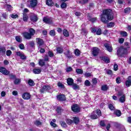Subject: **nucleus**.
<instances>
[{
    "mask_svg": "<svg viewBox=\"0 0 131 131\" xmlns=\"http://www.w3.org/2000/svg\"><path fill=\"white\" fill-rule=\"evenodd\" d=\"M7 8L8 11H11V10H12V6H11L10 5H7Z\"/></svg>",
    "mask_w": 131,
    "mask_h": 131,
    "instance_id": "nucleus-63",
    "label": "nucleus"
},
{
    "mask_svg": "<svg viewBox=\"0 0 131 131\" xmlns=\"http://www.w3.org/2000/svg\"><path fill=\"white\" fill-rule=\"evenodd\" d=\"M81 33L84 35H86V34H88V31L85 29H82L81 31Z\"/></svg>",
    "mask_w": 131,
    "mask_h": 131,
    "instance_id": "nucleus-49",
    "label": "nucleus"
},
{
    "mask_svg": "<svg viewBox=\"0 0 131 131\" xmlns=\"http://www.w3.org/2000/svg\"><path fill=\"white\" fill-rule=\"evenodd\" d=\"M15 39L18 42H21L22 41V38L20 36H16Z\"/></svg>",
    "mask_w": 131,
    "mask_h": 131,
    "instance_id": "nucleus-39",
    "label": "nucleus"
},
{
    "mask_svg": "<svg viewBox=\"0 0 131 131\" xmlns=\"http://www.w3.org/2000/svg\"><path fill=\"white\" fill-rule=\"evenodd\" d=\"M61 8H62V9H66V8H67V4L65 3H63L61 5Z\"/></svg>",
    "mask_w": 131,
    "mask_h": 131,
    "instance_id": "nucleus-53",
    "label": "nucleus"
},
{
    "mask_svg": "<svg viewBox=\"0 0 131 131\" xmlns=\"http://www.w3.org/2000/svg\"><path fill=\"white\" fill-rule=\"evenodd\" d=\"M73 123H75V124H76V125H77V124H78V123H79V118L77 117H74L73 118Z\"/></svg>",
    "mask_w": 131,
    "mask_h": 131,
    "instance_id": "nucleus-19",
    "label": "nucleus"
},
{
    "mask_svg": "<svg viewBox=\"0 0 131 131\" xmlns=\"http://www.w3.org/2000/svg\"><path fill=\"white\" fill-rule=\"evenodd\" d=\"M33 72L34 74H39L41 72V69H34L33 70Z\"/></svg>",
    "mask_w": 131,
    "mask_h": 131,
    "instance_id": "nucleus-26",
    "label": "nucleus"
},
{
    "mask_svg": "<svg viewBox=\"0 0 131 131\" xmlns=\"http://www.w3.org/2000/svg\"><path fill=\"white\" fill-rule=\"evenodd\" d=\"M64 111V110L61 106H57L56 108V112H57V114L59 115H61L62 114V112Z\"/></svg>",
    "mask_w": 131,
    "mask_h": 131,
    "instance_id": "nucleus-18",
    "label": "nucleus"
},
{
    "mask_svg": "<svg viewBox=\"0 0 131 131\" xmlns=\"http://www.w3.org/2000/svg\"><path fill=\"white\" fill-rule=\"evenodd\" d=\"M0 72L1 73H3L4 75H9L10 74V72L7 70L6 68L3 67L0 68Z\"/></svg>",
    "mask_w": 131,
    "mask_h": 131,
    "instance_id": "nucleus-11",
    "label": "nucleus"
},
{
    "mask_svg": "<svg viewBox=\"0 0 131 131\" xmlns=\"http://www.w3.org/2000/svg\"><path fill=\"white\" fill-rule=\"evenodd\" d=\"M36 41L39 47H41L43 45V40L39 38H36Z\"/></svg>",
    "mask_w": 131,
    "mask_h": 131,
    "instance_id": "nucleus-16",
    "label": "nucleus"
},
{
    "mask_svg": "<svg viewBox=\"0 0 131 131\" xmlns=\"http://www.w3.org/2000/svg\"><path fill=\"white\" fill-rule=\"evenodd\" d=\"M10 17H11L12 19H16V18H18L19 16L17 14H10Z\"/></svg>",
    "mask_w": 131,
    "mask_h": 131,
    "instance_id": "nucleus-50",
    "label": "nucleus"
},
{
    "mask_svg": "<svg viewBox=\"0 0 131 131\" xmlns=\"http://www.w3.org/2000/svg\"><path fill=\"white\" fill-rule=\"evenodd\" d=\"M37 6V0H31L30 1V8H35Z\"/></svg>",
    "mask_w": 131,
    "mask_h": 131,
    "instance_id": "nucleus-12",
    "label": "nucleus"
},
{
    "mask_svg": "<svg viewBox=\"0 0 131 131\" xmlns=\"http://www.w3.org/2000/svg\"><path fill=\"white\" fill-rule=\"evenodd\" d=\"M106 51L111 53L113 51L112 45L110 43H105L104 45Z\"/></svg>",
    "mask_w": 131,
    "mask_h": 131,
    "instance_id": "nucleus-7",
    "label": "nucleus"
},
{
    "mask_svg": "<svg viewBox=\"0 0 131 131\" xmlns=\"http://www.w3.org/2000/svg\"><path fill=\"white\" fill-rule=\"evenodd\" d=\"M18 47H19V49H20V50H24V49H25L24 44H23V43L19 44Z\"/></svg>",
    "mask_w": 131,
    "mask_h": 131,
    "instance_id": "nucleus-56",
    "label": "nucleus"
},
{
    "mask_svg": "<svg viewBox=\"0 0 131 131\" xmlns=\"http://www.w3.org/2000/svg\"><path fill=\"white\" fill-rule=\"evenodd\" d=\"M48 55L49 57L52 58V57H54V53L52 51H49L48 52Z\"/></svg>",
    "mask_w": 131,
    "mask_h": 131,
    "instance_id": "nucleus-55",
    "label": "nucleus"
},
{
    "mask_svg": "<svg viewBox=\"0 0 131 131\" xmlns=\"http://www.w3.org/2000/svg\"><path fill=\"white\" fill-rule=\"evenodd\" d=\"M22 98L24 100H29L31 98V95L30 93L25 92L23 94Z\"/></svg>",
    "mask_w": 131,
    "mask_h": 131,
    "instance_id": "nucleus-9",
    "label": "nucleus"
},
{
    "mask_svg": "<svg viewBox=\"0 0 131 131\" xmlns=\"http://www.w3.org/2000/svg\"><path fill=\"white\" fill-rule=\"evenodd\" d=\"M50 90H52L51 85H45L40 89L39 91L41 94H45L46 92H49Z\"/></svg>",
    "mask_w": 131,
    "mask_h": 131,
    "instance_id": "nucleus-3",
    "label": "nucleus"
},
{
    "mask_svg": "<svg viewBox=\"0 0 131 131\" xmlns=\"http://www.w3.org/2000/svg\"><path fill=\"white\" fill-rule=\"evenodd\" d=\"M126 82H131V76H129Z\"/></svg>",
    "mask_w": 131,
    "mask_h": 131,
    "instance_id": "nucleus-64",
    "label": "nucleus"
},
{
    "mask_svg": "<svg viewBox=\"0 0 131 131\" xmlns=\"http://www.w3.org/2000/svg\"><path fill=\"white\" fill-rule=\"evenodd\" d=\"M95 113H96V112H93V113L90 115L91 119L95 120L98 119V116Z\"/></svg>",
    "mask_w": 131,
    "mask_h": 131,
    "instance_id": "nucleus-23",
    "label": "nucleus"
},
{
    "mask_svg": "<svg viewBox=\"0 0 131 131\" xmlns=\"http://www.w3.org/2000/svg\"><path fill=\"white\" fill-rule=\"evenodd\" d=\"M114 114L115 115H116V116H117V117H120V116H121V114H122L121 111L119 110H117L114 111Z\"/></svg>",
    "mask_w": 131,
    "mask_h": 131,
    "instance_id": "nucleus-20",
    "label": "nucleus"
},
{
    "mask_svg": "<svg viewBox=\"0 0 131 131\" xmlns=\"http://www.w3.org/2000/svg\"><path fill=\"white\" fill-rule=\"evenodd\" d=\"M72 70H73V69L71 68V67H69L66 69L67 72H71V71H72Z\"/></svg>",
    "mask_w": 131,
    "mask_h": 131,
    "instance_id": "nucleus-57",
    "label": "nucleus"
},
{
    "mask_svg": "<svg viewBox=\"0 0 131 131\" xmlns=\"http://www.w3.org/2000/svg\"><path fill=\"white\" fill-rule=\"evenodd\" d=\"M43 22L46 23V24H52L53 23V20L52 18L46 16L43 18Z\"/></svg>",
    "mask_w": 131,
    "mask_h": 131,
    "instance_id": "nucleus-8",
    "label": "nucleus"
},
{
    "mask_svg": "<svg viewBox=\"0 0 131 131\" xmlns=\"http://www.w3.org/2000/svg\"><path fill=\"white\" fill-rule=\"evenodd\" d=\"M16 54L17 56L20 57V59H21V60H26V56H25V55H24V53H23V52L18 51L16 52Z\"/></svg>",
    "mask_w": 131,
    "mask_h": 131,
    "instance_id": "nucleus-10",
    "label": "nucleus"
},
{
    "mask_svg": "<svg viewBox=\"0 0 131 131\" xmlns=\"http://www.w3.org/2000/svg\"><path fill=\"white\" fill-rule=\"evenodd\" d=\"M87 16L88 20H89V21H91L93 23L97 21V17L92 18V17L91 16V13H88Z\"/></svg>",
    "mask_w": 131,
    "mask_h": 131,
    "instance_id": "nucleus-15",
    "label": "nucleus"
},
{
    "mask_svg": "<svg viewBox=\"0 0 131 131\" xmlns=\"http://www.w3.org/2000/svg\"><path fill=\"white\" fill-rule=\"evenodd\" d=\"M23 37L26 38V39H31L32 36L30 35V33L27 32H24L22 33Z\"/></svg>",
    "mask_w": 131,
    "mask_h": 131,
    "instance_id": "nucleus-14",
    "label": "nucleus"
},
{
    "mask_svg": "<svg viewBox=\"0 0 131 131\" xmlns=\"http://www.w3.org/2000/svg\"><path fill=\"white\" fill-rule=\"evenodd\" d=\"M50 125H51V126H52L53 127H58V125H57V124L53 122L52 121H51L50 122Z\"/></svg>",
    "mask_w": 131,
    "mask_h": 131,
    "instance_id": "nucleus-52",
    "label": "nucleus"
},
{
    "mask_svg": "<svg viewBox=\"0 0 131 131\" xmlns=\"http://www.w3.org/2000/svg\"><path fill=\"white\" fill-rule=\"evenodd\" d=\"M29 45H30V47H31L32 48H33V47H34V42L30 41L29 42Z\"/></svg>",
    "mask_w": 131,
    "mask_h": 131,
    "instance_id": "nucleus-62",
    "label": "nucleus"
},
{
    "mask_svg": "<svg viewBox=\"0 0 131 131\" xmlns=\"http://www.w3.org/2000/svg\"><path fill=\"white\" fill-rule=\"evenodd\" d=\"M108 107L111 111H114L115 110V107H114V105L112 103L108 104Z\"/></svg>",
    "mask_w": 131,
    "mask_h": 131,
    "instance_id": "nucleus-29",
    "label": "nucleus"
},
{
    "mask_svg": "<svg viewBox=\"0 0 131 131\" xmlns=\"http://www.w3.org/2000/svg\"><path fill=\"white\" fill-rule=\"evenodd\" d=\"M119 101L120 103H124L125 102V95L123 94L121 97L119 98Z\"/></svg>",
    "mask_w": 131,
    "mask_h": 131,
    "instance_id": "nucleus-28",
    "label": "nucleus"
},
{
    "mask_svg": "<svg viewBox=\"0 0 131 131\" xmlns=\"http://www.w3.org/2000/svg\"><path fill=\"white\" fill-rule=\"evenodd\" d=\"M30 19L33 22H36L37 21V15L34 14H33L30 16Z\"/></svg>",
    "mask_w": 131,
    "mask_h": 131,
    "instance_id": "nucleus-17",
    "label": "nucleus"
},
{
    "mask_svg": "<svg viewBox=\"0 0 131 131\" xmlns=\"http://www.w3.org/2000/svg\"><path fill=\"white\" fill-rule=\"evenodd\" d=\"M2 16L3 17V18H4L5 19H7V18H8V14H7V13H3L2 14Z\"/></svg>",
    "mask_w": 131,
    "mask_h": 131,
    "instance_id": "nucleus-61",
    "label": "nucleus"
},
{
    "mask_svg": "<svg viewBox=\"0 0 131 131\" xmlns=\"http://www.w3.org/2000/svg\"><path fill=\"white\" fill-rule=\"evenodd\" d=\"M106 71V74H108V75H113V72L111 70H106L105 69Z\"/></svg>",
    "mask_w": 131,
    "mask_h": 131,
    "instance_id": "nucleus-36",
    "label": "nucleus"
},
{
    "mask_svg": "<svg viewBox=\"0 0 131 131\" xmlns=\"http://www.w3.org/2000/svg\"><path fill=\"white\" fill-rule=\"evenodd\" d=\"M46 5L49 6V7H53L54 6V2L52 0H47Z\"/></svg>",
    "mask_w": 131,
    "mask_h": 131,
    "instance_id": "nucleus-25",
    "label": "nucleus"
},
{
    "mask_svg": "<svg viewBox=\"0 0 131 131\" xmlns=\"http://www.w3.org/2000/svg\"><path fill=\"white\" fill-rule=\"evenodd\" d=\"M117 55L120 58H125L127 55V48L121 47L117 50Z\"/></svg>",
    "mask_w": 131,
    "mask_h": 131,
    "instance_id": "nucleus-2",
    "label": "nucleus"
},
{
    "mask_svg": "<svg viewBox=\"0 0 131 131\" xmlns=\"http://www.w3.org/2000/svg\"><path fill=\"white\" fill-rule=\"evenodd\" d=\"M64 54L67 58H69L70 59L71 58V53H70V51L69 50H67L64 53Z\"/></svg>",
    "mask_w": 131,
    "mask_h": 131,
    "instance_id": "nucleus-27",
    "label": "nucleus"
},
{
    "mask_svg": "<svg viewBox=\"0 0 131 131\" xmlns=\"http://www.w3.org/2000/svg\"><path fill=\"white\" fill-rule=\"evenodd\" d=\"M101 60L103 61V62H105L106 64H108V63H110V59L108 58L107 57L103 56L102 57H100Z\"/></svg>",
    "mask_w": 131,
    "mask_h": 131,
    "instance_id": "nucleus-21",
    "label": "nucleus"
},
{
    "mask_svg": "<svg viewBox=\"0 0 131 131\" xmlns=\"http://www.w3.org/2000/svg\"><path fill=\"white\" fill-rule=\"evenodd\" d=\"M34 124H35V125H36V126H39V125H41L42 123L39 120H36L34 122Z\"/></svg>",
    "mask_w": 131,
    "mask_h": 131,
    "instance_id": "nucleus-33",
    "label": "nucleus"
},
{
    "mask_svg": "<svg viewBox=\"0 0 131 131\" xmlns=\"http://www.w3.org/2000/svg\"><path fill=\"white\" fill-rule=\"evenodd\" d=\"M85 77H91V76H93V75H92V73H85L84 74Z\"/></svg>",
    "mask_w": 131,
    "mask_h": 131,
    "instance_id": "nucleus-47",
    "label": "nucleus"
},
{
    "mask_svg": "<svg viewBox=\"0 0 131 131\" xmlns=\"http://www.w3.org/2000/svg\"><path fill=\"white\" fill-rule=\"evenodd\" d=\"M57 86L58 88H60V89H62L63 90L65 89V86L61 82H58Z\"/></svg>",
    "mask_w": 131,
    "mask_h": 131,
    "instance_id": "nucleus-34",
    "label": "nucleus"
},
{
    "mask_svg": "<svg viewBox=\"0 0 131 131\" xmlns=\"http://www.w3.org/2000/svg\"><path fill=\"white\" fill-rule=\"evenodd\" d=\"M71 110L72 111H73V112H75V113H78V112H80V107L77 104H73L71 106Z\"/></svg>",
    "mask_w": 131,
    "mask_h": 131,
    "instance_id": "nucleus-4",
    "label": "nucleus"
},
{
    "mask_svg": "<svg viewBox=\"0 0 131 131\" xmlns=\"http://www.w3.org/2000/svg\"><path fill=\"white\" fill-rule=\"evenodd\" d=\"M113 26H114V23H110L108 24H107V27H108L109 28L113 27Z\"/></svg>",
    "mask_w": 131,
    "mask_h": 131,
    "instance_id": "nucleus-59",
    "label": "nucleus"
},
{
    "mask_svg": "<svg viewBox=\"0 0 131 131\" xmlns=\"http://www.w3.org/2000/svg\"><path fill=\"white\" fill-rule=\"evenodd\" d=\"M74 80H73V79L71 78H68L67 80V82H74Z\"/></svg>",
    "mask_w": 131,
    "mask_h": 131,
    "instance_id": "nucleus-58",
    "label": "nucleus"
},
{
    "mask_svg": "<svg viewBox=\"0 0 131 131\" xmlns=\"http://www.w3.org/2000/svg\"><path fill=\"white\" fill-rule=\"evenodd\" d=\"M57 52L59 54H62L63 53V48H61L60 47H58L57 48Z\"/></svg>",
    "mask_w": 131,
    "mask_h": 131,
    "instance_id": "nucleus-43",
    "label": "nucleus"
},
{
    "mask_svg": "<svg viewBox=\"0 0 131 131\" xmlns=\"http://www.w3.org/2000/svg\"><path fill=\"white\" fill-rule=\"evenodd\" d=\"M29 32L31 36H33L35 34V30L33 28H30L29 29Z\"/></svg>",
    "mask_w": 131,
    "mask_h": 131,
    "instance_id": "nucleus-24",
    "label": "nucleus"
},
{
    "mask_svg": "<svg viewBox=\"0 0 131 131\" xmlns=\"http://www.w3.org/2000/svg\"><path fill=\"white\" fill-rule=\"evenodd\" d=\"M63 34L64 36H66V37H68V36H69V32H68V31L66 29L63 30Z\"/></svg>",
    "mask_w": 131,
    "mask_h": 131,
    "instance_id": "nucleus-31",
    "label": "nucleus"
},
{
    "mask_svg": "<svg viewBox=\"0 0 131 131\" xmlns=\"http://www.w3.org/2000/svg\"><path fill=\"white\" fill-rule=\"evenodd\" d=\"M99 51L100 50L99 49V48L97 47L93 48L92 49V55H93V56H94L95 57L98 56Z\"/></svg>",
    "mask_w": 131,
    "mask_h": 131,
    "instance_id": "nucleus-13",
    "label": "nucleus"
},
{
    "mask_svg": "<svg viewBox=\"0 0 131 131\" xmlns=\"http://www.w3.org/2000/svg\"><path fill=\"white\" fill-rule=\"evenodd\" d=\"M130 10H131L130 7H127V8L124 9V12L126 14H129V13H130Z\"/></svg>",
    "mask_w": 131,
    "mask_h": 131,
    "instance_id": "nucleus-37",
    "label": "nucleus"
},
{
    "mask_svg": "<svg viewBox=\"0 0 131 131\" xmlns=\"http://www.w3.org/2000/svg\"><path fill=\"white\" fill-rule=\"evenodd\" d=\"M120 34L121 36H123V37L127 36V33L125 31H121L120 32Z\"/></svg>",
    "mask_w": 131,
    "mask_h": 131,
    "instance_id": "nucleus-45",
    "label": "nucleus"
},
{
    "mask_svg": "<svg viewBox=\"0 0 131 131\" xmlns=\"http://www.w3.org/2000/svg\"><path fill=\"white\" fill-rule=\"evenodd\" d=\"M96 112V114H97L99 117H100V116H102V112H101L100 110L97 109Z\"/></svg>",
    "mask_w": 131,
    "mask_h": 131,
    "instance_id": "nucleus-40",
    "label": "nucleus"
},
{
    "mask_svg": "<svg viewBox=\"0 0 131 131\" xmlns=\"http://www.w3.org/2000/svg\"><path fill=\"white\" fill-rule=\"evenodd\" d=\"M28 16L27 15V14L24 13H23V21L24 22H27L28 21Z\"/></svg>",
    "mask_w": 131,
    "mask_h": 131,
    "instance_id": "nucleus-30",
    "label": "nucleus"
},
{
    "mask_svg": "<svg viewBox=\"0 0 131 131\" xmlns=\"http://www.w3.org/2000/svg\"><path fill=\"white\" fill-rule=\"evenodd\" d=\"M108 89H109V87L108 86V85L106 84L102 85L101 88V91H103V92H106L108 91Z\"/></svg>",
    "mask_w": 131,
    "mask_h": 131,
    "instance_id": "nucleus-22",
    "label": "nucleus"
},
{
    "mask_svg": "<svg viewBox=\"0 0 131 131\" xmlns=\"http://www.w3.org/2000/svg\"><path fill=\"white\" fill-rule=\"evenodd\" d=\"M50 35H51V36H55V35H56V31H55V30H51L50 31L49 33Z\"/></svg>",
    "mask_w": 131,
    "mask_h": 131,
    "instance_id": "nucleus-42",
    "label": "nucleus"
},
{
    "mask_svg": "<svg viewBox=\"0 0 131 131\" xmlns=\"http://www.w3.org/2000/svg\"><path fill=\"white\" fill-rule=\"evenodd\" d=\"M7 56H10V55H12V51L11 50H7L6 52Z\"/></svg>",
    "mask_w": 131,
    "mask_h": 131,
    "instance_id": "nucleus-60",
    "label": "nucleus"
},
{
    "mask_svg": "<svg viewBox=\"0 0 131 131\" xmlns=\"http://www.w3.org/2000/svg\"><path fill=\"white\" fill-rule=\"evenodd\" d=\"M100 126L102 127H104V126H106V124H105V121L104 120H101L99 123Z\"/></svg>",
    "mask_w": 131,
    "mask_h": 131,
    "instance_id": "nucleus-41",
    "label": "nucleus"
},
{
    "mask_svg": "<svg viewBox=\"0 0 131 131\" xmlns=\"http://www.w3.org/2000/svg\"><path fill=\"white\" fill-rule=\"evenodd\" d=\"M0 53H6V48L0 47Z\"/></svg>",
    "mask_w": 131,
    "mask_h": 131,
    "instance_id": "nucleus-54",
    "label": "nucleus"
},
{
    "mask_svg": "<svg viewBox=\"0 0 131 131\" xmlns=\"http://www.w3.org/2000/svg\"><path fill=\"white\" fill-rule=\"evenodd\" d=\"M38 63L39 66H45V65H46V62H45V60L43 59H40Z\"/></svg>",
    "mask_w": 131,
    "mask_h": 131,
    "instance_id": "nucleus-32",
    "label": "nucleus"
},
{
    "mask_svg": "<svg viewBox=\"0 0 131 131\" xmlns=\"http://www.w3.org/2000/svg\"><path fill=\"white\" fill-rule=\"evenodd\" d=\"M66 122L68 125H71L72 123H73V120L70 119H67L66 120Z\"/></svg>",
    "mask_w": 131,
    "mask_h": 131,
    "instance_id": "nucleus-35",
    "label": "nucleus"
},
{
    "mask_svg": "<svg viewBox=\"0 0 131 131\" xmlns=\"http://www.w3.org/2000/svg\"><path fill=\"white\" fill-rule=\"evenodd\" d=\"M8 75H9V77L10 79H16V76L15 75H14L13 74H9Z\"/></svg>",
    "mask_w": 131,
    "mask_h": 131,
    "instance_id": "nucleus-46",
    "label": "nucleus"
},
{
    "mask_svg": "<svg viewBox=\"0 0 131 131\" xmlns=\"http://www.w3.org/2000/svg\"><path fill=\"white\" fill-rule=\"evenodd\" d=\"M75 54L76 56H79L80 55V51L78 49H76L75 51Z\"/></svg>",
    "mask_w": 131,
    "mask_h": 131,
    "instance_id": "nucleus-51",
    "label": "nucleus"
},
{
    "mask_svg": "<svg viewBox=\"0 0 131 131\" xmlns=\"http://www.w3.org/2000/svg\"><path fill=\"white\" fill-rule=\"evenodd\" d=\"M60 124H61V126H62V127H64V128L67 127V124H66L64 121H62L61 122Z\"/></svg>",
    "mask_w": 131,
    "mask_h": 131,
    "instance_id": "nucleus-48",
    "label": "nucleus"
},
{
    "mask_svg": "<svg viewBox=\"0 0 131 131\" xmlns=\"http://www.w3.org/2000/svg\"><path fill=\"white\" fill-rule=\"evenodd\" d=\"M76 72L77 74H82V73H83V71L80 69H77L76 70Z\"/></svg>",
    "mask_w": 131,
    "mask_h": 131,
    "instance_id": "nucleus-38",
    "label": "nucleus"
},
{
    "mask_svg": "<svg viewBox=\"0 0 131 131\" xmlns=\"http://www.w3.org/2000/svg\"><path fill=\"white\" fill-rule=\"evenodd\" d=\"M67 83L68 85L71 86L74 91H79V90H80L79 85L74 82H68Z\"/></svg>",
    "mask_w": 131,
    "mask_h": 131,
    "instance_id": "nucleus-5",
    "label": "nucleus"
},
{
    "mask_svg": "<svg viewBox=\"0 0 131 131\" xmlns=\"http://www.w3.org/2000/svg\"><path fill=\"white\" fill-rule=\"evenodd\" d=\"M113 14L111 9H105L103 11L102 14L100 16V19L103 23L107 24L108 21L114 19Z\"/></svg>",
    "mask_w": 131,
    "mask_h": 131,
    "instance_id": "nucleus-1",
    "label": "nucleus"
},
{
    "mask_svg": "<svg viewBox=\"0 0 131 131\" xmlns=\"http://www.w3.org/2000/svg\"><path fill=\"white\" fill-rule=\"evenodd\" d=\"M57 101L59 102H64L66 101V96L64 94H59L56 96Z\"/></svg>",
    "mask_w": 131,
    "mask_h": 131,
    "instance_id": "nucleus-6",
    "label": "nucleus"
},
{
    "mask_svg": "<svg viewBox=\"0 0 131 131\" xmlns=\"http://www.w3.org/2000/svg\"><path fill=\"white\" fill-rule=\"evenodd\" d=\"M96 34L97 35H101L102 34V30L100 28H99L96 30Z\"/></svg>",
    "mask_w": 131,
    "mask_h": 131,
    "instance_id": "nucleus-44",
    "label": "nucleus"
}]
</instances>
